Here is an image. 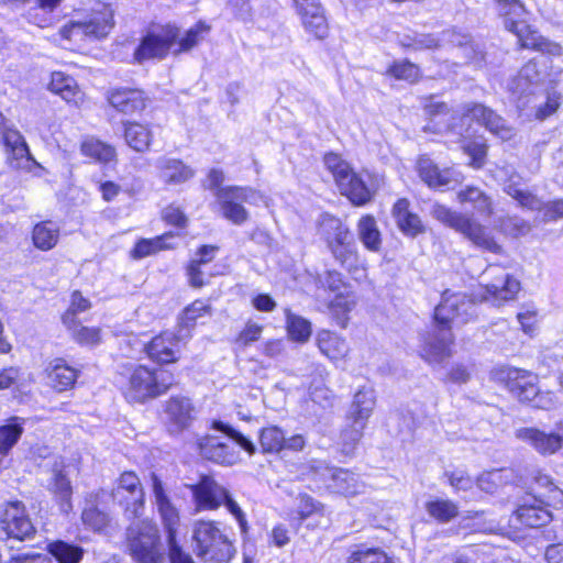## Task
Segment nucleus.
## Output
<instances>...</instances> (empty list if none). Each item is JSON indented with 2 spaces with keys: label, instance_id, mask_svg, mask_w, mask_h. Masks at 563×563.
I'll list each match as a JSON object with an SVG mask.
<instances>
[{
  "label": "nucleus",
  "instance_id": "obj_11",
  "mask_svg": "<svg viewBox=\"0 0 563 563\" xmlns=\"http://www.w3.org/2000/svg\"><path fill=\"white\" fill-rule=\"evenodd\" d=\"M214 196L222 217L236 225L243 224L249 219V212L243 203L257 205L264 200L260 191L240 186L223 187L216 191Z\"/></svg>",
  "mask_w": 563,
  "mask_h": 563
},
{
  "label": "nucleus",
  "instance_id": "obj_46",
  "mask_svg": "<svg viewBox=\"0 0 563 563\" xmlns=\"http://www.w3.org/2000/svg\"><path fill=\"white\" fill-rule=\"evenodd\" d=\"M81 152L98 162L108 163L115 157V148L96 139H87L81 144Z\"/></svg>",
  "mask_w": 563,
  "mask_h": 563
},
{
  "label": "nucleus",
  "instance_id": "obj_29",
  "mask_svg": "<svg viewBox=\"0 0 563 563\" xmlns=\"http://www.w3.org/2000/svg\"><path fill=\"white\" fill-rule=\"evenodd\" d=\"M194 408L186 397H172L166 404L169 431L178 433L186 429L192 419Z\"/></svg>",
  "mask_w": 563,
  "mask_h": 563
},
{
  "label": "nucleus",
  "instance_id": "obj_31",
  "mask_svg": "<svg viewBox=\"0 0 563 563\" xmlns=\"http://www.w3.org/2000/svg\"><path fill=\"white\" fill-rule=\"evenodd\" d=\"M409 205L407 199H398L393 207V217L404 234L416 236L423 232L424 227L419 216L409 210Z\"/></svg>",
  "mask_w": 563,
  "mask_h": 563
},
{
  "label": "nucleus",
  "instance_id": "obj_35",
  "mask_svg": "<svg viewBox=\"0 0 563 563\" xmlns=\"http://www.w3.org/2000/svg\"><path fill=\"white\" fill-rule=\"evenodd\" d=\"M330 487L339 494L345 496H355L365 489V485L358 476L347 470H335L331 473Z\"/></svg>",
  "mask_w": 563,
  "mask_h": 563
},
{
  "label": "nucleus",
  "instance_id": "obj_55",
  "mask_svg": "<svg viewBox=\"0 0 563 563\" xmlns=\"http://www.w3.org/2000/svg\"><path fill=\"white\" fill-rule=\"evenodd\" d=\"M508 477L505 476L504 471L501 470H494L490 472L483 473L477 478V486L486 492V493H494L499 487L504 486L507 483Z\"/></svg>",
  "mask_w": 563,
  "mask_h": 563
},
{
  "label": "nucleus",
  "instance_id": "obj_47",
  "mask_svg": "<svg viewBox=\"0 0 563 563\" xmlns=\"http://www.w3.org/2000/svg\"><path fill=\"white\" fill-rule=\"evenodd\" d=\"M426 510L430 517L440 521L448 522L459 514L456 504L449 499H435L426 504Z\"/></svg>",
  "mask_w": 563,
  "mask_h": 563
},
{
  "label": "nucleus",
  "instance_id": "obj_62",
  "mask_svg": "<svg viewBox=\"0 0 563 563\" xmlns=\"http://www.w3.org/2000/svg\"><path fill=\"white\" fill-rule=\"evenodd\" d=\"M310 399L321 407H330L333 400L332 391L322 382H317L309 387Z\"/></svg>",
  "mask_w": 563,
  "mask_h": 563
},
{
  "label": "nucleus",
  "instance_id": "obj_32",
  "mask_svg": "<svg viewBox=\"0 0 563 563\" xmlns=\"http://www.w3.org/2000/svg\"><path fill=\"white\" fill-rule=\"evenodd\" d=\"M48 87L52 92L60 96L68 103L79 104L82 101L84 95L76 80L62 71L52 74Z\"/></svg>",
  "mask_w": 563,
  "mask_h": 563
},
{
  "label": "nucleus",
  "instance_id": "obj_34",
  "mask_svg": "<svg viewBox=\"0 0 563 563\" xmlns=\"http://www.w3.org/2000/svg\"><path fill=\"white\" fill-rule=\"evenodd\" d=\"M319 234L325 241L327 246H330L342 240H349L352 235L350 230L342 223V221L331 214L324 213L319 220Z\"/></svg>",
  "mask_w": 563,
  "mask_h": 563
},
{
  "label": "nucleus",
  "instance_id": "obj_3",
  "mask_svg": "<svg viewBox=\"0 0 563 563\" xmlns=\"http://www.w3.org/2000/svg\"><path fill=\"white\" fill-rule=\"evenodd\" d=\"M498 12L505 18V27L517 35L521 47L533 48L553 56L562 53V47L531 30L523 19L526 10L519 0H495Z\"/></svg>",
  "mask_w": 563,
  "mask_h": 563
},
{
  "label": "nucleus",
  "instance_id": "obj_58",
  "mask_svg": "<svg viewBox=\"0 0 563 563\" xmlns=\"http://www.w3.org/2000/svg\"><path fill=\"white\" fill-rule=\"evenodd\" d=\"M462 148L471 157V166L481 168L485 164L487 145L484 142L468 141L463 143Z\"/></svg>",
  "mask_w": 563,
  "mask_h": 563
},
{
  "label": "nucleus",
  "instance_id": "obj_60",
  "mask_svg": "<svg viewBox=\"0 0 563 563\" xmlns=\"http://www.w3.org/2000/svg\"><path fill=\"white\" fill-rule=\"evenodd\" d=\"M317 344L320 352L340 351L344 347V341L329 330L318 332Z\"/></svg>",
  "mask_w": 563,
  "mask_h": 563
},
{
  "label": "nucleus",
  "instance_id": "obj_42",
  "mask_svg": "<svg viewBox=\"0 0 563 563\" xmlns=\"http://www.w3.org/2000/svg\"><path fill=\"white\" fill-rule=\"evenodd\" d=\"M346 426L341 430L340 433L339 445L341 451L349 455L354 452L357 444L360 443L363 437V431L366 428V423L356 419H349V416L346 417Z\"/></svg>",
  "mask_w": 563,
  "mask_h": 563
},
{
  "label": "nucleus",
  "instance_id": "obj_6",
  "mask_svg": "<svg viewBox=\"0 0 563 563\" xmlns=\"http://www.w3.org/2000/svg\"><path fill=\"white\" fill-rule=\"evenodd\" d=\"M113 14L114 11L110 4L96 1L87 10L84 19L70 21L60 29L59 33L63 38L69 41L103 38L114 25Z\"/></svg>",
  "mask_w": 563,
  "mask_h": 563
},
{
  "label": "nucleus",
  "instance_id": "obj_17",
  "mask_svg": "<svg viewBox=\"0 0 563 563\" xmlns=\"http://www.w3.org/2000/svg\"><path fill=\"white\" fill-rule=\"evenodd\" d=\"M544 79V73L536 60H529L507 85V88L519 110H525L529 104V97L536 93Z\"/></svg>",
  "mask_w": 563,
  "mask_h": 563
},
{
  "label": "nucleus",
  "instance_id": "obj_5",
  "mask_svg": "<svg viewBox=\"0 0 563 563\" xmlns=\"http://www.w3.org/2000/svg\"><path fill=\"white\" fill-rule=\"evenodd\" d=\"M192 539L197 554L206 563H229L235 554L233 543L216 521H196L192 527Z\"/></svg>",
  "mask_w": 563,
  "mask_h": 563
},
{
  "label": "nucleus",
  "instance_id": "obj_44",
  "mask_svg": "<svg viewBox=\"0 0 563 563\" xmlns=\"http://www.w3.org/2000/svg\"><path fill=\"white\" fill-rule=\"evenodd\" d=\"M175 235L173 232H167L161 236L154 239H141L132 251L133 258H143L150 256L161 250L173 249L174 245L167 241L173 239Z\"/></svg>",
  "mask_w": 563,
  "mask_h": 563
},
{
  "label": "nucleus",
  "instance_id": "obj_1",
  "mask_svg": "<svg viewBox=\"0 0 563 563\" xmlns=\"http://www.w3.org/2000/svg\"><path fill=\"white\" fill-rule=\"evenodd\" d=\"M151 365L135 367L123 395L130 404H145L164 395L175 382L169 366L176 363L172 354H152Z\"/></svg>",
  "mask_w": 563,
  "mask_h": 563
},
{
  "label": "nucleus",
  "instance_id": "obj_4",
  "mask_svg": "<svg viewBox=\"0 0 563 563\" xmlns=\"http://www.w3.org/2000/svg\"><path fill=\"white\" fill-rule=\"evenodd\" d=\"M323 162L341 194L352 203L363 206L372 200L374 189L367 184L368 174L355 173L351 165L335 153L325 154Z\"/></svg>",
  "mask_w": 563,
  "mask_h": 563
},
{
  "label": "nucleus",
  "instance_id": "obj_18",
  "mask_svg": "<svg viewBox=\"0 0 563 563\" xmlns=\"http://www.w3.org/2000/svg\"><path fill=\"white\" fill-rule=\"evenodd\" d=\"M497 382L504 383L509 391L522 402H530L538 394L537 376L518 368L500 367L493 372Z\"/></svg>",
  "mask_w": 563,
  "mask_h": 563
},
{
  "label": "nucleus",
  "instance_id": "obj_45",
  "mask_svg": "<svg viewBox=\"0 0 563 563\" xmlns=\"http://www.w3.org/2000/svg\"><path fill=\"white\" fill-rule=\"evenodd\" d=\"M260 444L265 453H278L285 446V433L277 426L263 428L260 434Z\"/></svg>",
  "mask_w": 563,
  "mask_h": 563
},
{
  "label": "nucleus",
  "instance_id": "obj_15",
  "mask_svg": "<svg viewBox=\"0 0 563 563\" xmlns=\"http://www.w3.org/2000/svg\"><path fill=\"white\" fill-rule=\"evenodd\" d=\"M518 175H511L504 185V191L518 201L519 206L529 210L544 209L543 218L547 221H554L563 218V199H556L545 205L533 194L525 190Z\"/></svg>",
  "mask_w": 563,
  "mask_h": 563
},
{
  "label": "nucleus",
  "instance_id": "obj_21",
  "mask_svg": "<svg viewBox=\"0 0 563 563\" xmlns=\"http://www.w3.org/2000/svg\"><path fill=\"white\" fill-rule=\"evenodd\" d=\"M562 433H545L544 431L523 427L515 430L517 440L528 443L541 455H552L563 446V423L560 424Z\"/></svg>",
  "mask_w": 563,
  "mask_h": 563
},
{
  "label": "nucleus",
  "instance_id": "obj_49",
  "mask_svg": "<svg viewBox=\"0 0 563 563\" xmlns=\"http://www.w3.org/2000/svg\"><path fill=\"white\" fill-rule=\"evenodd\" d=\"M210 26L205 22H198L190 27L186 34L178 41V49L176 53L188 52L198 45L209 33Z\"/></svg>",
  "mask_w": 563,
  "mask_h": 563
},
{
  "label": "nucleus",
  "instance_id": "obj_8",
  "mask_svg": "<svg viewBox=\"0 0 563 563\" xmlns=\"http://www.w3.org/2000/svg\"><path fill=\"white\" fill-rule=\"evenodd\" d=\"M431 212L437 220L463 234L475 246L494 254L503 252L501 245L487 229L473 218L438 203L432 207Z\"/></svg>",
  "mask_w": 563,
  "mask_h": 563
},
{
  "label": "nucleus",
  "instance_id": "obj_28",
  "mask_svg": "<svg viewBox=\"0 0 563 563\" xmlns=\"http://www.w3.org/2000/svg\"><path fill=\"white\" fill-rule=\"evenodd\" d=\"M514 519L526 527L539 528L549 523L552 515L543 500L530 497L517 508Z\"/></svg>",
  "mask_w": 563,
  "mask_h": 563
},
{
  "label": "nucleus",
  "instance_id": "obj_63",
  "mask_svg": "<svg viewBox=\"0 0 563 563\" xmlns=\"http://www.w3.org/2000/svg\"><path fill=\"white\" fill-rule=\"evenodd\" d=\"M297 512L300 520H305L314 514H322L323 506L308 495H302L299 498Z\"/></svg>",
  "mask_w": 563,
  "mask_h": 563
},
{
  "label": "nucleus",
  "instance_id": "obj_43",
  "mask_svg": "<svg viewBox=\"0 0 563 563\" xmlns=\"http://www.w3.org/2000/svg\"><path fill=\"white\" fill-rule=\"evenodd\" d=\"M91 306V301L84 297L81 291L74 290L70 294L68 308L60 318L63 325L65 328H75L77 322L80 321L78 314L88 311Z\"/></svg>",
  "mask_w": 563,
  "mask_h": 563
},
{
  "label": "nucleus",
  "instance_id": "obj_23",
  "mask_svg": "<svg viewBox=\"0 0 563 563\" xmlns=\"http://www.w3.org/2000/svg\"><path fill=\"white\" fill-rule=\"evenodd\" d=\"M420 178L431 188H442L460 184L463 175L455 168L440 169L429 157L421 156L417 162Z\"/></svg>",
  "mask_w": 563,
  "mask_h": 563
},
{
  "label": "nucleus",
  "instance_id": "obj_10",
  "mask_svg": "<svg viewBox=\"0 0 563 563\" xmlns=\"http://www.w3.org/2000/svg\"><path fill=\"white\" fill-rule=\"evenodd\" d=\"M486 274L492 277V280L481 284L474 290V300L478 303L486 302L499 308L517 298L521 284L516 277L506 272L505 268L490 266Z\"/></svg>",
  "mask_w": 563,
  "mask_h": 563
},
{
  "label": "nucleus",
  "instance_id": "obj_33",
  "mask_svg": "<svg viewBox=\"0 0 563 563\" xmlns=\"http://www.w3.org/2000/svg\"><path fill=\"white\" fill-rule=\"evenodd\" d=\"M376 405L375 391L373 388L363 387L358 389L353 398L349 419H356L367 424Z\"/></svg>",
  "mask_w": 563,
  "mask_h": 563
},
{
  "label": "nucleus",
  "instance_id": "obj_19",
  "mask_svg": "<svg viewBox=\"0 0 563 563\" xmlns=\"http://www.w3.org/2000/svg\"><path fill=\"white\" fill-rule=\"evenodd\" d=\"M0 523L9 537L18 540L31 539L35 534V528L26 514L24 505L20 501L5 505Z\"/></svg>",
  "mask_w": 563,
  "mask_h": 563
},
{
  "label": "nucleus",
  "instance_id": "obj_20",
  "mask_svg": "<svg viewBox=\"0 0 563 563\" xmlns=\"http://www.w3.org/2000/svg\"><path fill=\"white\" fill-rule=\"evenodd\" d=\"M462 115L483 124L492 134L503 141L511 140L515 135L512 126L498 115L494 110L482 103H467L462 108Z\"/></svg>",
  "mask_w": 563,
  "mask_h": 563
},
{
  "label": "nucleus",
  "instance_id": "obj_27",
  "mask_svg": "<svg viewBox=\"0 0 563 563\" xmlns=\"http://www.w3.org/2000/svg\"><path fill=\"white\" fill-rule=\"evenodd\" d=\"M109 103L123 114L141 112L146 107L144 92L132 88H114L108 92Z\"/></svg>",
  "mask_w": 563,
  "mask_h": 563
},
{
  "label": "nucleus",
  "instance_id": "obj_40",
  "mask_svg": "<svg viewBox=\"0 0 563 563\" xmlns=\"http://www.w3.org/2000/svg\"><path fill=\"white\" fill-rule=\"evenodd\" d=\"M357 234L358 239L367 250L372 252L379 251L382 238L374 217L364 216L358 220Z\"/></svg>",
  "mask_w": 563,
  "mask_h": 563
},
{
  "label": "nucleus",
  "instance_id": "obj_14",
  "mask_svg": "<svg viewBox=\"0 0 563 563\" xmlns=\"http://www.w3.org/2000/svg\"><path fill=\"white\" fill-rule=\"evenodd\" d=\"M111 496L114 501L124 507L129 518H139L143 514L145 494L134 472H124L120 475Z\"/></svg>",
  "mask_w": 563,
  "mask_h": 563
},
{
  "label": "nucleus",
  "instance_id": "obj_59",
  "mask_svg": "<svg viewBox=\"0 0 563 563\" xmlns=\"http://www.w3.org/2000/svg\"><path fill=\"white\" fill-rule=\"evenodd\" d=\"M213 428L222 431L227 437L229 441L235 442L241 449L245 450L250 454H253L255 452V446L247 438H245L240 432L235 431L230 426L221 422V421H214Z\"/></svg>",
  "mask_w": 563,
  "mask_h": 563
},
{
  "label": "nucleus",
  "instance_id": "obj_64",
  "mask_svg": "<svg viewBox=\"0 0 563 563\" xmlns=\"http://www.w3.org/2000/svg\"><path fill=\"white\" fill-rule=\"evenodd\" d=\"M445 476L448 477L450 485L455 490L466 492L470 490L474 485L473 478L464 470H454L452 472H448L445 473Z\"/></svg>",
  "mask_w": 563,
  "mask_h": 563
},
{
  "label": "nucleus",
  "instance_id": "obj_9",
  "mask_svg": "<svg viewBox=\"0 0 563 563\" xmlns=\"http://www.w3.org/2000/svg\"><path fill=\"white\" fill-rule=\"evenodd\" d=\"M198 510H217L225 506L236 519L242 532H246L245 514L232 498L230 492L210 476H202L198 484L190 487Z\"/></svg>",
  "mask_w": 563,
  "mask_h": 563
},
{
  "label": "nucleus",
  "instance_id": "obj_56",
  "mask_svg": "<svg viewBox=\"0 0 563 563\" xmlns=\"http://www.w3.org/2000/svg\"><path fill=\"white\" fill-rule=\"evenodd\" d=\"M460 37L461 40H452V42L460 45L463 56L470 64H473L475 67H482L485 62L484 52L471 43L466 35H461Z\"/></svg>",
  "mask_w": 563,
  "mask_h": 563
},
{
  "label": "nucleus",
  "instance_id": "obj_12",
  "mask_svg": "<svg viewBox=\"0 0 563 563\" xmlns=\"http://www.w3.org/2000/svg\"><path fill=\"white\" fill-rule=\"evenodd\" d=\"M209 314L210 307L205 301L196 300L185 309L178 333L172 331L163 332L145 343L143 352H174V349L177 347V342L189 336V328L192 327L199 318Z\"/></svg>",
  "mask_w": 563,
  "mask_h": 563
},
{
  "label": "nucleus",
  "instance_id": "obj_2",
  "mask_svg": "<svg viewBox=\"0 0 563 563\" xmlns=\"http://www.w3.org/2000/svg\"><path fill=\"white\" fill-rule=\"evenodd\" d=\"M474 291L471 296L464 292H452L445 290L442 294L441 302L434 309V321L437 334L434 347L439 352L444 350L452 343L453 327H461L475 317Z\"/></svg>",
  "mask_w": 563,
  "mask_h": 563
},
{
  "label": "nucleus",
  "instance_id": "obj_61",
  "mask_svg": "<svg viewBox=\"0 0 563 563\" xmlns=\"http://www.w3.org/2000/svg\"><path fill=\"white\" fill-rule=\"evenodd\" d=\"M81 519L85 525L96 531L103 530L108 523V516L95 507L87 508L82 511Z\"/></svg>",
  "mask_w": 563,
  "mask_h": 563
},
{
  "label": "nucleus",
  "instance_id": "obj_51",
  "mask_svg": "<svg viewBox=\"0 0 563 563\" xmlns=\"http://www.w3.org/2000/svg\"><path fill=\"white\" fill-rule=\"evenodd\" d=\"M347 563H395L383 550L377 548L358 549L351 553Z\"/></svg>",
  "mask_w": 563,
  "mask_h": 563
},
{
  "label": "nucleus",
  "instance_id": "obj_54",
  "mask_svg": "<svg viewBox=\"0 0 563 563\" xmlns=\"http://www.w3.org/2000/svg\"><path fill=\"white\" fill-rule=\"evenodd\" d=\"M496 228L512 236L526 235L531 229L527 221L518 217L499 218Z\"/></svg>",
  "mask_w": 563,
  "mask_h": 563
},
{
  "label": "nucleus",
  "instance_id": "obj_41",
  "mask_svg": "<svg viewBox=\"0 0 563 563\" xmlns=\"http://www.w3.org/2000/svg\"><path fill=\"white\" fill-rule=\"evenodd\" d=\"M286 330L290 340L303 343L311 336L312 328L309 320L294 313L289 308L284 309Z\"/></svg>",
  "mask_w": 563,
  "mask_h": 563
},
{
  "label": "nucleus",
  "instance_id": "obj_38",
  "mask_svg": "<svg viewBox=\"0 0 563 563\" xmlns=\"http://www.w3.org/2000/svg\"><path fill=\"white\" fill-rule=\"evenodd\" d=\"M124 137L131 148L143 153L150 148L153 134L146 125L137 122H126L124 123Z\"/></svg>",
  "mask_w": 563,
  "mask_h": 563
},
{
  "label": "nucleus",
  "instance_id": "obj_22",
  "mask_svg": "<svg viewBox=\"0 0 563 563\" xmlns=\"http://www.w3.org/2000/svg\"><path fill=\"white\" fill-rule=\"evenodd\" d=\"M294 4L306 32L318 40L327 37L329 25L319 0H298Z\"/></svg>",
  "mask_w": 563,
  "mask_h": 563
},
{
  "label": "nucleus",
  "instance_id": "obj_7",
  "mask_svg": "<svg viewBox=\"0 0 563 563\" xmlns=\"http://www.w3.org/2000/svg\"><path fill=\"white\" fill-rule=\"evenodd\" d=\"M125 544L136 563H159L163 560L159 530L152 520L132 522L125 532Z\"/></svg>",
  "mask_w": 563,
  "mask_h": 563
},
{
  "label": "nucleus",
  "instance_id": "obj_24",
  "mask_svg": "<svg viewBox=\"0 0 563 563\" xmlns=\"http://www.w3.org/2000/svg\"><path fill=\"white\" fill-rule=\"evenodd\" d=\"M200 454L216 463L233 465L239 460V453L229 442L222 441L219 437L206 435L198 441Z\"/></svg>",
  "mask_w": 563,
  "mask_h": 563
},
{
  "label": "nucleus",
  "instance_id": "obj_16",
  "mask_svg": "<svg viewBox=\"0 0 563 563\" xmlns=\"http://www.w3.org/2000/svg\"><path fill=\"white\" fill-rule=\"evenodd\" d=\"M151 487L154 505L167 533V542L174 544L180 522L179 510L174 505L164 483L155 473L151 474Z\"/></svg>",
  "mask_w": 563,
  "mask_h": 563
},
{
  "label": "nucleus",
  "instance_id": "obj_30",
  "mask_svg": "<svg viewBox=\"0 0 563 563\" xmlns=\"http://www.w3.org/2000/svg\"><path fill=\"white\" fill-rule=\"evenodd\" d=\"M457 200L462 205H470L473 211L482 218H489L494 213L492 197L479 187L466 186L457 192Z\"/></svg>",
  "mask_w": 563,
  "mask_h": 563
},
{
  "label": "nucleus",
  "instance_id": "obj_26",
  "mask_svg": "<svg viewBox=\"0 0 563 563\" xmlns=\"http://www.w3.org/2000/svg\"><path fill=\"white\" fill-rule=\"evenodd\" d=\"M158 178L167 186H178L195 176V169L181 159L163 156L157 159Z\"/></svg>",
  "mask_w": 563,
  "mask_h": 563
},
{
  "label": "nucleus",
  "instance_id": "obj_36",
  "mask_svg": "<svg viewBox=\"0 0 563 563\" xmlns=\"http://www.w3.org/2000/svg\"><path fill=\"white\" fill-rule=\"evenodd\" d=\"M59 225L49 220L35 224L32 231L34 246L41 251L54 249L59 240Z\"/></svg>",
  "mask_w": 563,
  "mask_h": 563
},
{
  "label": "nucleus",
  "instance_id": "obj_37",
  "mask_svg": "<svg viewBox=\"0 0 563 563\" xmlns=\"http://www.w3.org/2000/svg\"><path fill=\"white\" fill-rule=\"evenodd\" d=\"M47 373L51 386L59 393L73 388L77 379V371L65 364L63 360H57Z\"/></svg>",
  "mask_w": 563,
  "mask_h": 563
},
{
  "label": "nucleus",
  "instance_id": "obj_53",
  "mask_svg": "<svg viewBox=\"0 0 563 563\" xmlns=\"http://www.w3.org/2000/svg\"><path fill=\"white\" fill-rule=\"evenodd\" d=\"M73 339L80 344L93 346L101 340L100 329L95 327H84L81 322H77L75 328H66Z\"/></svg>",
  "mask_w": 563,
  "mask_h": 563
},
{
  "label": "nucleus",
  "instance_id": "obj_25",
  "mask_svg": "<svg viewBox=\"0 0 563 563\" xmlns=\"http://www.w3.org/2000/svg\"><path fill=\"white\" fill-rule=\"evenodd\" d=\"M328 249L334 260L346 268L355 279H361L365 276V266L360 260L352 235L349 240L336 242L328 246Z\"/></svg>",
  "mask_w": 563,
  "mask_h": 563
},
{
  "label": "nucleus",
  "instance_id": "obj_57",
  "mask_svg": "<svg viewBox=\"0 0 563 563\" xmlns=\"http://www.w3.org/2000/svg\"><path fill=\"white\" fill-rule=\"evenodd\" d=\"M0 124H2V140L5 151L29 146L24 136L19 130L5 125V118L0 113Z\"/></svg>",
  "mask_w": 563,
  "mask_h": 563
},
{
  "label": "nucleus",
  "instance_id": "obj_39",
  "mask_svg": "<svg viewBox=\"0 0 563 563\" xmlns=\"http://www.w3.org/2000/svg\"><path fill=\"white\" fill-rule=\"evenodd\" d=\"M47 486L59 504L62 511L68 512L71 508L70 498L73 494L68 477L63 471L55 470Z\"/></svg>",
  "mask_w": 563,
  "mask_h": 563
},
{
  "label": "nucleus",
  "instance_id": "obj_50",
  "mask_svg": "<svg viewBox=\"0 0 563 563\" xmlns=\"http://www.w3.org/2000/svg\"><path fill=\"white\" fill-rule=\"evenodd\" d=\"M7 163L13 169L31 170L37 166V162L32 156L29 146L5 151Z\"/></svg>",
  "mask_w": 563,
  "mask_h": 563
},
{
  "label": "nucleus",
  "instance_id": "obj_52",
  "mask_svg": "<svg viewBox=\"0 0 563 563\" xmlns=\"http://www.w3.org/2000/svg\"><path fill=\"white\" fill-rule=\"evenodd\" d=\"M387 74L398 80L415 82L420 77V69L409 60H399L389 66Z\"/></svg>",
  "mask_w": 563,
  "mask_h": 563
},
{
  "label": "nucleus",
  "instance_id": "obj_48",
  "mask_svg": "<svg viewBox=\"0 0 563 563\" xmlns=\"http://www.w3.org/2000/svg\"><path fill=\"white\" fill-rule=\"evenodd\" d=\"M48 552L58 563H79L82 558V551L80 548L70 545L63 541L49 543Z\"/></svg>",
  "mask_w": 563,
  "mask_h": 563
},
{
  "label": "nucleus",
  "instance_id": "obj_13",
  "mask_svg": "<svg viewBox=\"0 0 563 563\" xmlns=\"http://www.w3.org/2000/svg\"><path fill=\"white\" fill-rule=\"evenodd\" d=\"M179 37V29L170 23L153 26L134 52L136 62L164 58Z\"/></svg>",
  "mask_w": 563,
  "mask_h": 563
}]
</instances>
